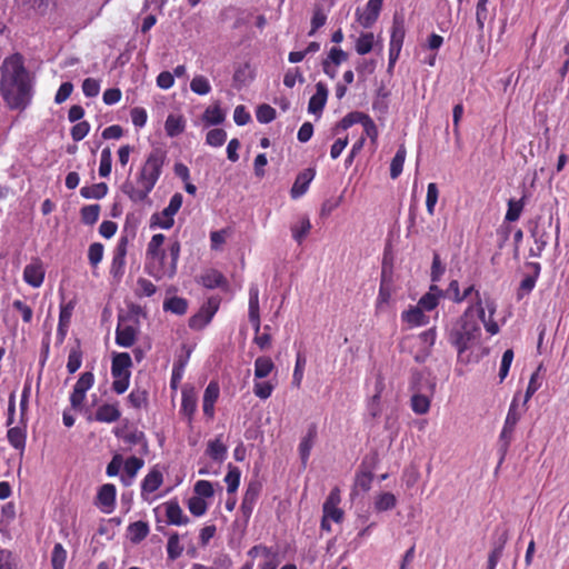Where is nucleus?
Segmentation results:
<instances>
[{"instance_id":"f257e3e1","label":"nucleus","mask_w":569,"mask_h":569,"mask_svg":"<svg viewBox=\"0 0 569 569\" xmlns=\"http://www.w3.org/2000/svg\"><path fill=\"white\" fill-rule=\"evenodd\" d=\"M0 91L10 109H24L32 96V82L19 53L7 57L1 67Z\"/></svg>"},{"instance_id":"f03ea898","label":"nucleus","mask_w":569,"mask_h":569,"mask_svg":"<svg viewBox=\"0 0 569 569\" xmlns=\"http://www.w3.org/2000/svg\"><path fill=\"white\" fill-rule=\"evenodd\" d=\"M167 160L168 152L164 148H152L137 172L136 181L127 180L121 187L122 192L134 203L147 201L162 174Z\"/></svg>"},{"instance_id":"7ed1b4c3","label":"nucleus","mask_w":569,"mask_h":569,"mask_svg":"<svg viewBox=\"0 0 569 569\" xmlns=\"http://www.w3.org/2000/svg\"><path fill=\"white\" fill-rule=\"evenodd\" d=\"M473 312L475 307L469 306L459 318L446 327L447 339L459 356L477 343L480 338L481 328Z\"/></svg>"},{"instance_id":"20e7f679","label":"nucleus","mask_w":569,"mask_h":569,"mask_svg":"<svg viewBox=\"0 0 569 569\" xmlns=\"http://www.w3.org/2000/svg\"><path fill=\"white\" fill-rule=\"evenodd\" d=\"M180 250V242L178 240L172 241L167 250L162 249L160 251L158 257H151L147 260L146 269L148 273L156 279L172 278L177 272Z\"/></svg>"},{"instance_id":"39448f33","label":"nucleus","mask_w":569,"mask_h":569,"mask_svg":"<svg viewBox=\"0 0 569 569\" xmlns=\"http://www.w3.org/2000/svg\"><path fill=\"white\" fill-rule=\"evenodd\" d=\"M131 366L132 360L128 352L113 355L111 362V375L113 381L111 388L117 395H122L128 390L131 377Z\"/></svg>"},{"instance_id":"423d86ee","label":"nucleus","mask_w":569,"mask_h":569,"mask_svg":"<svg viewBox=\"0 0 569 569\" xmlns=\"http://www.w3.org/2000/svg\"><path fill=\"white\" fill-rule=\"evenodd\" d=\"M248 317L254 330V343L261 349H267L271 343V336L268 332L259 333L261 328L260 308H259V288L251 284L249 288Z\"/></svg>"},{"instance_id":"0eeeda50","label":"nucleus","mask_w":569,"mask_h":569,"mask_svg":"<svg viewBox=\"0 0 569 569\" xmlns=\"http://www.w3.org/2000/svg\"><path fill=\"white\" fill-rule=\"evenodd\" d=\"M220 299L218 297L209 298L199 309V311L189 319V327L192 330L203 329L213 318L219 309Z\"/></svg>"},{"instance_id":"6e6552de","label":"nucleus","mask_w":569,"mask_h":569,"mask_svg":"<svg viewBox=\"0 0 569 569\" xmlns=\"http://www.w3.org/2000/svg\"><path fill=\"white\" fill-rule=\"evenodd\" d=\"M129 240L127 236L119 238L118 243L113 250L112 261L110 266V273L114 279L120 280L124 274L126 256L128 251Z\"/></svg>"},{"instance_id":"1a4fd4ad","label":"nucleus","mask_w":569,"mask_h":569,"mask_svg":"<svg viewBox=\"0 0 569 569\" xmlns=\"http://www.w3.org/2000/svg\"><path fill=\"white\" fill-rule=\"evenodd\" d=\"M433 386L426 385L425 388L412 392L410 406L416 415H426L430 409L431 398L433 396Z\"/></svg>"},{"instance_id":"9d476101","label":"nucleus","mask_w":569,"mask_h":569,"mask_svg":"<svg viewBox=\"0 0 569 569\" xmlns=\"http://www.w3.org/2000/svg\"><path fill=\"white\" fill-rule=\"evenodd\" d=\"M383 0H368L362 13L357 10V20L366 29L371 28L379 18Z\"/></svg>"},{"instance_id":"9b49d317","label":"nucleus","mask_w":569,"mask_h":569,"mask_svg":"<svg viewBox=\"0 0 569 569\" xmlns=\"http://www.w3.org/2000/svg\"><path fill=\"white\" fill-rule=\"evenodd\" d=\"M526 267L531 269L532 272L525 276V278L521 280L517 290V300H522L535 289L541 272V264L539 262H527Z\"/></svg>"},{"instance_id":"f8f14e48","label":"nucleus","mask_w":569,"mask_h":569,"mask_svg":"<svg viewBox=\"0 0 569 569\" xmlns=\"http://www.w3.org/2000/svg\"><path fill=\"white\" fill-rule=\"evenodd\" d=\"M220 396V387L216 380H211L204 389L202 398L203 415L208 419H213L216 410L214 406Z\"/></svg>"},{"instance_id":"ddd939ff","label":"nucleus","mask_w":569,"mask_h":569,"mask_svg":"<svg viewBox=\"0 0 569 569\" xmlns=\"http://www.w3.org/2000/svg\"><path fill=\"white\" fill-rule=\"evenodd\" d=\"M117 489L112 483L102 485L97 495V506L104 513H111L114 509Z\"/></svg>"},{"instance_id":"4468645a","label":"nucleus","mask_w":569,"mask_h":569,"mask_svg":"<svg viewBox=\"0 0 569 569\" xmlns=\"http://www.w3.org/2000/svg\"><path fill=\"white\" fill-rule=\"evenodd\" d=\"M316 177L315 168H307L298 173L291 187L290 196L292 199L301 198L309 189L311 181Z\"/></svg>"},{"instance_id":"2eb2a0df","label":"nucleus","mask_w":569,"mask_h":569,"mask_svg":"<svg viewBox=\"0 0 569 569\" xmlns=\"http://www.w3.org/2000/svg\"><path fill=\"white\" fill-rule=\"evenodd\" d=\"M44 274L46 272L41 260L34 259L24 267L23 280L32 288H39L43 283Z\"/></svg>"},{"instance_id":"dca6fc26","label":"nucleus","mask_w":569,"mask_h":569,"mask_svg":"<svg viewBox=\"0 0 569 569\" xmlns=\"http://www.w3.org/2000/svg\"><path fill=\"white\" fill-rule=\"evenodd\" d=\"M138 327L131 323L119 322L116 329V343L122 348H130L134 345Z\"/></svg>"},{"instance_id":"f3484780","label":"nucleus","mask_w":569,"mask_h":569,"mask_svg":"<svg viewBox=\"0 0 569 569\" xmlns=\"http://www.w3.org/2000/svg\"><path fill=\"white\" fill-rule=\"evenodd\" d=\"M259 495L260 486L254 482L249 483L240 506L241 513L246 519H249L251 517L253 508L258 501Z\"/></svg>"},{"instance_id":"a211bd4d","label":"nucleus","mask_w":569,"mask_h":569,"mask_svg":"<svg viewBox=\"0 0 569 569\" xmlns=\"http://www.w3.org/2000/svg\"><path fill=\"white\" fill-rule=\"evenodd\" d=\"M401 320L407 323L409 328H416L428 325L429 316L425 313L423 309L416 305L402 311Z\"/></svg>"},{"instance_id":"6ab92c4d","label":"nucleus","mask_w":569,"mask_h":569,"mask_svg":"<svg viewBox=\"0 0 569 569\" xmlns=\"http://www.w3.org/2000/svg\"><path fill=\"white\" fill-rule=\"evenodd\" d=\"M516 423L503 421L502 429L498 439V451L500 453V463L503 461L511 442L515 439Z\"/></svg>"},{"instance_id":"aec40b11","label":"nucleus","mask_w":569,"mask_h":569,"mask_svg":"<svg viewBox=\"0 0 569 569\" xmlns=\"http://www.w3.org/2000/svg\"><path fill=\"white\" fill-rule=\"evenodd\" d=\"M21 423L22 426H16L8 429L7 439L10 446L22 455L27 443V420Z\"/></svg>"},{"instance_id":"412c9836","label":"nucleus","mask_w":569,"mask_h":569,"mask_svg":"<svg viewBox=\"0 0 569 569\" xmlns=\"http://www.w3.org/2000/svg\"><path fill=\"white\" fill-rule=\"evenodd\" d=\"M198 397L193 387L186 386L181 392V407L180 411L187 416L190 420L197 411Z\"/></svg>"},{"instance_id":"4be33fe9","label":"nucleus","mask_w":569,"mask_h":569,"mask_svg":"<svg viewBox=\"0 0 569 569\" xmlns=\"http://www.w3.org/2000/svg\"><path fill=\"white\" fill-rule=\"evenodd\" d=\"M383 389V378L378 377L375 385V393L367 402V415L372 419H377L381 415V397Z\"/></svg>"},{"instance_id":"5701e85b","label":"nucleus","mask_w":569,"mask_h":569,"mask_svg":"<svg viewBox=\"0 0 569 569\" xmlns=\"http://www.w3.org/2000/svg\"><path fill=\"white\" fill-rule=\"evenodd\" d=\"M327 99V84L320 81L316 84V92L309 100L308 111L313 114H320L326 106Z\"/></svg>"},{"instance_id":"b1692460","label":"nucleus","mask_w":569,"mask_h":569,"mask_svg":"<svg viewBox=\"0 0 569 569\" xmlns=\"http://www.w3.org/2000/svg\"><path fill=\"white\" fill-rule=\"evenodd\" d=\"M167 522L169 525L182 526L189 522V518L183 513L178 501L170 500L164 503Z\"/></svg>"},{"instance_id":"393cba45","label":"nucleus","mask_w":569,"mask_h":569,"mask_svg":"<svg viewBox=\"0 0 569 569\" xmlns=\"http://www.w3.org/2000/svg\"><path fill=\"white\" fill-rule=\"evenodd\" d=\"M121 412L117 403L101 405L94 413V420L98 422L111 423L119 420Z\"/></svg>"},{"instance_id":"a878e982","label":"nucleus","mask_w":569,"mask_h":569,"mask_svg":"<svg viewBox=\"0 0 569 569\" xmlns=\"http://www.w3.org/2000/svg\"><path fill=\"white\" fill-rule=\"evenodd\" d=\"M206 455L219 463H222L226 460L228 447L222 442L221 436L208 442Z\"/></svg>"},{"instance_id":"bb28decb","label":"nucleus","mask_w":569,"mask_h":569,"mask_svg":"<svg viewBox=\"0 0 569 569\" xmlns=\"http://www.w3.org/2000/svg\"><path fill=\"white\" fill-rule=\"evenodd\" d=\"M118 438H121L129 446H141V451H148V440L143 431L133 429L126 432H116Z\"/></svg>"},{"instance_id":"cd10ccee","label":"nucleus","mask_w":569,"mask_h":569,"mask_svg":"<svg viewBox=\"0 0 569 569\" xmlns=\"http://www.w3.org/2000/svg\"><path fill=\"white\" fill-rule=\"evenodd\" d=\"M406 36L405 19L400 14H395L391 27L389 46L401 47Z\"/></svg>"},{"instance_id":"c85d7f7f","label":"nucleus","mask_w":569,"mask_h":569,"mask_svg":"<svg viewBox=\"0 0 569 569\" xmlns=\"http://www.w3.org/2000/svg\"><path fill=\"white\" fill-rule=\"evenodd\" d=\"M174 213L169 209L164 208L161 212H156L150 218V228L168 230L174 224Z\"/></svg>"},{"instance_id":"c756f323","label":"nucleus","mask_w":569,"mask_h":569,"mask_svg":"<svg viewBox=\"0 0 569 569\" xmlns=\"http://www.w3.org/2000/svg\"><path fill=\"white\" fill-rule=\"evenodd\" d=\"M473 307L487 332L491 336L497 335L499 332V326L492 318H486L485 307L479 291L476 292V303Z\"/></svg>"},{"instance_id":"7c9ffc66","label":"nucleus","mask_w":569,"mask_h":569,"mask_svg":"<svg viewBox=\"0 0 569 569\" xmlns=\"http://www.w3.org/2000/svg\"><path fill=\"white\" fill-rule=\"evenodd\" d=\"M186 129V120L181 114L170 113L164 122L166 134L170 138L178 137Z\"/></svg>"},{"instance_id":"2f4dec72","label":"nucleus","mask_w":569,"mask_h":569,"mask_svg":"<svg viewBox=\"0 0 569 569\" xmlns=\"http://www.w3.org/2000/svg\"><path fill=\"white\" fill-rule=\"evenodd\" d=\"M163 477L157 469L150 470L141 482V495L152 493L162 485Z\"/></svg>"},{"instance_id":"473e14b6","label":"nucleus","mask_w":569,"mask_h":569,"mask_svg":"<svg viewBox=\"0 0 569 569\" xmlns=\"http://www.w3.org/2000/svg\"><path fill=\"white\" fill-rule=\"evenodd\" d=\"M312 226L308 216H301L299 220L291 226V233L293 240L301 244L309 234Z\"/></svg>"},{"instance_id":"72a5a7b5","label":"nucleus","mask_w":569,"mask_h":569,"mask_svg":"<svg viewBox=\"0 0 569 569\" xmlns=\"http://www.w3.org/2000/svg\"><path fill=\"white\" fill-rule=\"evenodd\" d=\"M316 437H317V429L315 426H311L308 429L307 435L301 439V441L299 443L298 450H299V455H300V458H301V461L303 465H306L309 460L310 452L313 447Z\"/></svg>"},{"instance_id":"f704fd0d","label":"nucleus","mask_w":569,"mask_h":569,"mask_svg":"<svg viewBox=\"0 0 569 569\" xmlns=\"http://www.w3.org/2000/svg\"><path fill=\"white\" fill-rule=\"evenodd\" d=\"M200 282L208 289L223 288L227 286V280L218 270H209L200 278Z\"/></svg>"},{"instance_id":"c9c22d12","label":"nucleus","mask_w":569,"mask_h":569,"mask_svg":"<svg viewBox=\"0 0 569 569\" xmlns=\"http://www.w3.org/2000/svg\"><path fill=\"white\" fill-rule=\"evenodd\" d=\"M367 113H363L361 111H351L347 113L332 129V134H338L339 130H347L351 128L353 124L362 122L365 116Z\"/></svg>"},{"instance_id":"e433bc0d","label":"nucleus","mask_w":569,"mask_h":569,"mask_svg":"<svg viewBox=\"0 0 569 569\" xmlns=\"http://www.w3.org/2000/svg\"><path fill=\"white\" fill-rule=\"evenodd\" d=\"M274 370V363L270 357L261 356L254 360V379L267 378Z\"/></svg>"},{"instance_id":"4c0bfd02","label":"nucleus","mask_w":569,"mask_h":569,"mask_svg":"<svg viewBox=\"0 0 569 569\" xmlns=\"http://www.w3.org/2000/svg\"><path fill=\"white\" fill-rule=\"evenodd\" d=\"M163 310L177 316H182L188 310V300L178 296L167 298L163 301Z\"/></svg>"},{"instance_id":"58836bf2","label":"nucleus","mask_w":569,"mask_h":569,"mask_svg":"<svg viewBox=\"0 0 569 569\" xmlns=\"http://www.w3.org/2000/svg\"><path fill=\"white\" fill-rule=\"evenodd\" d=\"M202 119L209 126H218L224 121L226 113L217 102L204 110Z\"/></svg>"},{"instance_id":"ea45409f","label":"nucleus","mask_w":569,"mask_h":569,"mask_svg":"<svg viewBox=\"0 0 569 569\" xmlns=\"http://www.w3.org/2000/svg\"><path fill=\"white\" fill-rule=\"evenodd\" d=\"M426 385H432L433 391L436 390V382L435 380L427 373L413 370L411 372V379H410V390L411 392H416L418 389H423Z\"/></svg>"},{"instance_id":"a19ab883","label":"nucleus","mask_w":569,"mask_h":569,"mask_svg":"<svg viewBox=\"0 0 569 569\" xmlns=\"http://www.w3.org/2000/svg\"><path fill=\"white\" fill-rule=\"evenodd\" d=\"M406 157H407V150H406L405 146L401 144L398 148V150L390 163L391 179H397L402 173Z\"/></svg>"},{"instance_id":"79ce46f5","label":"nucleus","mask_w":569,"mask_h":569,"mask_svg":"<svg viewBox=\"0 0 569 569\" xmlns=\"http://www.w3.org/2000/svg\"><path fill=\"white\" fill-rule=\"evenodd\" d=\"M108 193V186L104 182L92 186H84L80 189V194L84 199H102Z\"/></svg>"},{"instance_id":"37998d69","label":"nucleus","mask_w":569,"mask_h":569,"mask_svg":"<svg viewBox=\"0 0 569 569\" xmlns=\"http://www.w3.org/2000/svg\"><path fill=\"white\" fill-rule=\"evenodd\" d=\"M526 410H527V405L525 407L523 406L520 407L519 393L517 392L510 402V406H509V409H508L505 420L518 425V422L520 421V419L522 417V413Z\"/></svg>"},{"instance_id":"c03bdc74","label":"nucleus","mask_w":569,"mask_h":569,"mask_svg":"<svg viewBox=\"0 0 569 569\" xmlns=\"http://www.w3.org/2000/svg\"><path fill=\"white\" fill-rule=\"evenodd\" d=\"M526 196H522L519 200L510 199L508 201V209L505 216V220L509 222L517 221L525 208Z\"/></svg>"},{"instance_id":"a18cd8bd","label":"nucleus","mask_w":569,"mask_h":569,"mask_svg":"<svg viewBox=\"0 0 569 569\" xmlns=\"http://www.w3.org/2000/svg\"><path fill=\"white\" fill-rule=\"evenodd\" d=\"M128 531L132 542L142 541L149 533V525L144 521H136L129 525Z\"/></svg>"},{"instance_id":"49530a36","label":"nucleus","mask_w":569,"mask_h":569,"mask_svg":"<svg viewBox=\"0 0 569 569\" xmlns=\"http://www.w3.org/2000/svg\"><path fill=\"white\" fill-rule=\"evenodd\" d=\"M276 385L277 383L272 382L271 380L263 381L262 379L261 380L254 379L253 393L259 399L266 400L271 397V395L276 388Z\"/></svg>"},{"instance_id":"de8ad7c7","label":"nucleus","mask_w":569,"mask_h":569,"mask_svg":"<svg viewBox=\"0 0 569 569\" xmlns=\"http://www.w3.org/2000/svg\"><path fill=\"white\" fill-rule=\"evenodd\" d=\"M397 499L391 492H383L379 495L375 500V508L377 511H388L396 507Z\"/></svg>"},{"instance_id":"09e8293b","label":"nucleus","mask_w":569,"mask_h":569,"mask_svg":"<svg viewBox=\"0 0 569 569\" xmlns=\"http://www.w3.org/2000/svg\"><path fill=\"white\" fill-rule=\"evenodd\" d=\"M127 399L132 408L141 409L148 405V392L143 389L134 388Z\"/></svg>"},{"instance_id":"8fccbe9b","label":"nucleus","mask_w":569,"mask_h":569,"mask_svg":"<svg viewBox=\"0 0 569 569\" xmlns=\"http://www.w3.org/2000/svg\"><path fill=\"white\" fill-rule=\"evenodd\" d=\"M80 214L84 224L92 226L99 219L100 206L97 203L84 206L81 208Z\"/></svg>"},{"instance_id":"3c124183","label":"nucleus","mask_w":569,"mask_h":569,"mask_svg":"<svg viewBox=\"0 0 569 569\" xmlns=\"http://www.w3.org/2000/svg\"><path fill=\"white\" fill-rule=\"evenodd\" d=\"M183 552V547L180 545L179 535L177 532L170 535L167 542V555L169 560L178 559Z\"/></svg>"},{"instance_id":"603ef678","label":"nucleus","mask_w":569,"mask_h":569,"mask_svg":"<svg viewBox=\"0 0 569 569\" xmlns=\"http://www.w3.org/2000/svg\"><path fill=\"white\" fill-rule=\"evenodd\" d=\"M241 472L238 467L229 466V470L224 477V482L227 483V491L229 493H234L240 485Z\"/></svg>"},{"instance_id":"864d4df0","label":"nucleus","mask_w":569,"mask_h":569,"mask_svg":"<svg viewBox=\"0 0 569 569\" xmlns=\"http://www.w3.org/2000/svg\"><path fill=\"white\" fill-rule=\"evenodd\" d=\"M164 240L166 236L162 233H156L151 237L146 251L147 260L151 257H158L160 254Z\"/></svg>"},{"instance_id":"5fc2aeb1","label":"nucleus","mask_w":569,"mask_h":569,"mask_svg":"<svg viewBox=\"0 0 569 569\" xmlns=\"http://www.w3.org/2000/svg\"><path fill=\"white\" fill-rule=\"evenodd\" d=\"M530 236L535 241V244L539 250H545L548 243V234L543 227H540L538 222H535L530 228Z\"/></svg>"},{"instance_id":"6e6d98bb","label":"nucleus","mask_w":569,"mask_h":569,"mask_svg":"<svg viewBox=\"0 0 569 569\" xmlns=\"http://www.w3.org/2000/svg\"><path fill=\"white\" fill-rule=\"evenodd\" d=\"M67 551L61 543H56L51 552L52 569H64Z\"/></svg>"},{"instance_id":"4d7b16f0","label":"nucleus","mask_w":569,"mask_h":569,"mask_svg":"<svg viewBox=\"0 0 569 569\" xmlns=\"http://www.w3.org/2000/svg\"><path fill=\"white\" fill-rule=\"evenodd\" d=\"M188 362V357L186 359H179L173 363L172 372H171V379H170V387L172 389H177L178 385L181 382L184 373V368Z\"/></svg>"},{"instance_id":"13d9d810","label":"nucleus","mask_w":569,"mask_h":569,"mask_svg":"<svg viewBox=\"0 0 569 569\" xmlns=\"http://www.w3.org/2000/svg\"><path fill=\"white\" fill-rule=\"evenodd\" d=\"M226 140L227 132L220 128L209 130L206 136V143L213 148H219L223 146Z\"/></svg>"},{"instance_id":"bf43d9fd","label":"nucleus","mask_w":569,"mask_h":569,"mask_svg":"<svg viewBox=\"0 0 569 569\" xmlns=\"http://www.w3.org/2000/svg\"><path fill=\"white\" fill-rule=\"evenodd\" d=\"M540 369H541V366H539L538 369L530 377V380H529V383H528V387H527V390H526L525 399H523V402H522L523 407L528 403V401L531 399V397L541 387Z\"/></svg>"},{"instance_id":"052dcab7","label":"nucleus","mask_w":569,"mask_h":569,"mask_svg":"<svg viewBox=\"0 0 569 569\" xmlns=\"http://www.w3.org/2000/svg\"><path fill=\"white\" fill-rule=\"evenodd\" d=\"M375 36L372 32L360 34L356 43V51L363 56L369 53L373 48Z\"/></svg>"},{"instance_id":"680f3d73","label":"nucleus","mask_w":569,"mask_h":569,"mask_svg":"<svg viewBox=\"0 0 569 569\" xmlns=\"http://www.w3.org/2000/svg\"><path fill=\"white\" fill-rule=\"evenodd\" d=\"M190 89L199 96H206L211 91V84L204 76H196L190 82Z\"/></svg>"},{"instance_id":"e2e57ef3","label":"nucleus","mask_w":569,"mask_h":569,"mask_svg":"<svg viewBox=\"0 0 569 569\" xmlns=\"http://www.w3.org/2000/svg\"><path fill=\"white\" fill-rule=\"evenodd\" d=\"M277 111L269 104H260L256 110V118L260 123H270L276 119Z\"/></svg>"},{"instance_id":"0e129e2a","label":"nucleus","mask_w":569,"mask_h":569,"mask_svg":"<svg viewBox=\"0 0 569 569\" xmlns=\"http://www.w3.org/2000/svg\"><path fill=\"white\" fill-rule=\"evenodd\" d=\"M439 190L437 183L430 182L427 187L426 208L430 216L435 214V208L438 201Z\"/></svg>"},{"instance_id":"69168bd1","label":"nucleus","mask_w":569,"mask_h":569,"mask_svg":"<svg viewBox=\"0 0 569 569\" xmlns=\"http://www.w3.org/2000/svg\"><path fill=\"white\" fill-rule=\"evenodd\" d=\"M82 363V351L79 347L72 348L68 356L67 370L70 375L79 370Z\"/></svg>"},{"instance_id":"338daca9","label":"nucleus","mask_w":569,"mask_h":569,"mask_svg":"<svg viewBox=\"0 0 569 569\" xmlns=\"http://www.w3.org/2000/svg\"><path fill=\"white\" fill-rule=\"evenodd\" d=\"M112 168V154L109 148H104L101 151L99 176L102 178L108 177L111 173Z\"/></svg>"},{"instance_id":"774afa93","label":"nucleus","mask_w":569,"mask_h":569,"mask_svg":"<svg viewBox=\"0 0 569 569\" xmlns=\"http://www.w3.org/2000/svg\"><path fill=\"white\" fill-rule=\"evenodd\" d=\"M373 480V473L371 470L361 469L356 475V487L360 488L362 491H368L371 488V483Z\"/></svg>"}]
</instances>
